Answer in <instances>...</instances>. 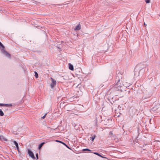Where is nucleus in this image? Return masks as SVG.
<instances>
[{"mask_svg": "<svg viewBox=\"0 0 160 160\" xmlns=\"http://www.w3.org/2000/svg\"><path fill=\"white\" fill-rule=\"evenodd\" d=\"M0 139L3 141H7V139L3 136H0Z\"/></svg>", "mask_w": 160, "mask_h": 160, "instance_id": "7", "label": "nucleus"}, {"mask_svg": "<svg viewBox=\"0 0 160 160\" xmlns=\"http://www.w3.org/2000/svg\"><path fill=\"white\" fill-rule=\"evenodd\" d=\"M56 142H60L61 143H62V142H61V141H59V140H56Z\"/></svg>", "mask_w": 160, "mask_h": 160, "instance_id": "17", "label": "nucleus"}, {"mask_svg": "<svg viewBox=\"0 0 160 160\" xmlns=\"http://www.w3.org/2000/svg\"><path fill=\"white\" fill-rule=\"evenodd\" d=\"M94 153L96 155H97L101 157H102V158H105V157L102 156L101 155H100L97 152H94Z\"/></svg>", "mask_w": 160, "mask_h": 160, "instance_id": "11", "label": "nucleus"}, {"mask_svg": "<svg viewBox=\"0 0 160 160\" xmlns=\"http://www.w3.org/2000/svg\"><path fill=\"white\" fill-rule=\"evenodd\" d=\"M81 25L80 24H78L76 26L75 28L74 29L75 30H79L81 29Z\"/></svg>", "mask_w": 160, "mask_h": 160, "instance_id": "5", "label": "nucleus"}, {"mask_svg": "<svg viewBox=\"0 0 160 160\" xmlns=\"http://www.w3.org/2000/svg\"><path fill=\"white\" fill-rule=\"evenodd\" d=\"M12 141L13 142L15 145L16 148L18 151H19V147H18V144L17 143V142L15 141H13L12 140Z\"/></svg>", "mask_w": 160, "mask_h": 160, "instance_id": "6", "label": "nucleus"}, {"mask_svg": "<svg viewBox=\"0 0 160 160\" xmlns=\"http://www.w3.org/2000/svg\"><path fill=\"white\" fill-rule=\"evenodd\" d=\"M36 156L37 159H38V154L37 153L36 155Z\"/></svg>", "mask_w": 160, "mask_h": 160, "instance_id": "19", "label": "nucleus"}, {"mask_svg": "<svg viewBox=\"0 0 160 160\" xmlns=\"http://www.w3.org/2000/svg\"><path fill=\"white\" fill-rule=\"evenodd\" d=\"M45 143L44 142H42L41 143L39 146V147H38V149H41V148H42V145Z\"/></svg>", "mask_w": 160, "mask_h": 160, "instance_id": "10", "label": "nucleus"}, {"mask_svg": "<svg viewBox=\"0 0 160 160\" xmlns=\"http://www.w3.org/2000/svg\"><path fill=\"white\" fill-rule=\"evenodd\" d=\"M83 151H90L91 150L88 149L86 148V149H82V150Z\"/></svg>", "mask_w": 160, "mask_h": 160, "instance_id": "14", "label": "nucleus"}, {"mask_svg": "<svg viewBox=\"0 0 160 160\" xmlns=\"http://www.w3.org/2000/svg\"><path fill=\"white\" fill-rule=\"evenodd\" d=\"M62 143V144H63V145H65V146L66 145V144L64 142H62V143Z\"/></svg>", "mask_w": 160, "mask_h": 160, "instance_id": "21", "label": "nucleus"}, {"mask_svg": "<svg viewBox=\"0 0 160 160\" xmlns=\"http://www.w3.org/2000/svg\"><path fill=\"white\" fill-rule=\"evenodd\" d=\"M28 153L30 157L33 159H35V157L32 152L30 150H28Z\"/></svg>", "mask_w": 160, "mask_h": 160, "instance_id": "4", "label": "nucleus"}, {"mask_svg": "<svg viewBox=\"0 0 160 160\" xmlns=\"http://www.w3.org/2000/svg\"><path fill=\"white\" fill-rule=\"evenodd\" d=\"M0 47H1V50L3 54H4L6 56L9 58H10V54L5 50V47L0 42Z\"/></svg>", "mask_w": 160, "mask_h": 160, "instance_id": "1", "label": "nucleus"}, {"mask_svg": "<svg viewBox=\"0 0 160 160\" xmlns=\"http://www.w3.org/2000/svg\"><path fill=\"white\" fill-rule=\"evenodd\" d=\"M4 115V113L2 110L0 109V116H2Z\"/></svg>", "mask_w": 160, "mask_h": 160, "instance_id": "12", "label": "nucleus"}, {"mask_svg": "<svg viewBox=\"0 0 160 160\" xmlns=\"http://www.w3.org/2000/svg\"><path fill=\"white\" fill-rule=\"evenodd\" d=\"M144 25H146V24H145V23H144Z\"/></svg>", "mask_w": 160, "mask_h": 160, "instance_id": "23", "label": "nucleus"}, {"mask_svg": "<svg viewBox=\"0 0 160 160\" xmlns=\"http://www.w3.org/2000/svg\"><path fill=\"white\" fill-rule=\"evenodd\" d=\"M123 84L121 83L120 82V80H118V82L115 85V87L116 88H121L123 86Z\"/></svg>", "mask_w": 160, "mask_h": 160, "instance_id": "3", "label": "nucleus"}, {"mask_svg": "<svg viewBox=\"0 0 160 160\" xmlns=\"http://www.w3.org/2000/svg\"><path fill=\"white\" fill-rule=\"evenodd\" d=\"M46 115H47V113H46V114H45V115L43 116V117H42V119H44V118H45V117H46Z\"/></svg>", "mask_w": 160, "mask_h": 160, "instance_id": "18", "label": "nucleus"}, {"mask_svg": "<svg viewBox=\"0 0 160 160\" xmlns=\"http://www.w3.org/2000/svg\"><path fill=\"white\" fill-rule=\"evenodd\" d=\"M65 146H66V147H67L68 148H69V147H68V146H67L66 145H65Z\"/></svg>", "mask_w": 160, "mask_h": 160, "instance_id": "22", "label": "nucleus"}, {"mask_svg": "<svg viewBox=\"0 0 160 160\" xmlns=\"http://www.w3.org/2000/svg\"><path fill=\"white\" fill-rule=\"evenodd\" d=\"M51 80L52 82L50 84V86L52 88H53L56 85V81L52 78H51Z\"/></svg>", "mask_w": 160, "mask_h": 160, "instance_id": "2", "label": "nucleus"}, {"mask_svg": "<svg viewBox=\"0 0 160 160\" xmlns=\"http://www.w3.org/2000/svg\"><path fill=\"white\" fill-rule=\"evenodd\" d=\"M1 105L2 106H12V104H1Z\"/></svg>", "mask_w": 160, "mask_h": 160, "instance_id": "9", "label": "nucleus"}, {"mask_svg": "<svg viewBox=\"0 0 160 160\" xmlns=\"http://www.w3.org/2000/svg\"><path fill=\"white\" fill-rule=\"evenodd\" d=\"M110 134L111 135H112L113 134V133L112 132H110Z\"/></svg>", "mask_w": 160, "mask_h": 160, "instance_id": "20", "label": "nucleus"}, {"mask_svg": "<svg viewBox=\"0 0 160 160\" xmlns=\"http://www.w3.org/2000/svg\"><path fill=\"white\" fill-rule=\"evenodd\" d=\"M69 69L71 70H73V65L70 63L69 64Z\"/></svg>", "mask_w": 160, "mask_h": 160, "instance_id": "8", "label": "nucleus"}, {"mask_svg": "<svg viewBox=\"0 0 160 160\" xmlns=\"http://www.w3.org/2000/svg\"><path fill=\"white\" fill-rule=\"evenodd\" d=\"M95 135H93V136H92V137H90V139H91L92 140V142H93L94 140V139L95 138Z\"/></svg>", "mask_w": 160, "mask_h": 160, "instance_id": "13", "label": "nucleus"}, {"mask_svg": "<svg viewBox=\"0 0 160 160\" xmlns=\"http://www.w3.org/2000/svg\"><path fill=\"white\" fill-rule=\"evenodd\" d=\"M145 2L146 3H149L150 2V0H145Z\"/></svg>", "mask_w": 160, "mask_h": 160, "instance_id": "16", "label": "nucleus"}, {"mask_svg": "<svg viewBox=\"0 0 160 160\" xmlns=\"http://www.w3.org/2000/svg\"><path fill=\"white\" fill-rule=\"evenodd\" d=\"M35 76L36 78H38V74L36 72H35Z\"/></svg>", "mask_w": 160, "mask_h": 160, "instance_id": "15", "label": "nucleus"}]
</instances>
